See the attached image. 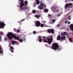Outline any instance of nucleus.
I'll return each instance as SVG.
<instances>
[{
	"instance_id": "1",
	"label": "nucleus",
	"mask_w": 73,
	"mask_h": 73,
	"mask_svg": "<svg viewBox=\"0 0 73 73\" xmlns=\"http://www.w3.org/2000/svg\"><path fill=\"white\" fill-rule=\"evenodd\" d=\"M19 1L21 3H20L19 8L21 10H24V9H27V6L28 4V1H25L24 3L23 0H19Z\"/></svg>"
},
{
	"instance_id": "2",
	"label": "nucleus",
	"mask_w": 73,
	"mask_h": 73,
	"mask_svg": "<svg viewBox=\"0 0 73 73\" xmlns=\"http://www.w3.org/2000/svg\"><path fill=\"white\" fill-rule=\"evenodd\" d=\"M12 35V32L10 33L7 35V37L9 40H12V37H14L15 40H20V37H19L16 36V35H14L13 34Z\"/></svg>"
},
{
	"instance_id": "3",
	"label": "nucleus",
	"mask_w": 73,
	"mask_h": 73,
	"mask_svg": "<svg viewBox=\"0 0 73 73\" xmlns=\"http://www.w3.org/2000/svg\"><path fill=\"white\" fill-rule=\"evenodd\" d=\"M46 39H44L43 42H46L49 44V45H50V44H52V42H53V37L52 36L50 38H49V37H47L46 38Z\"/></svg>"
},
{
	"instance_id": "4",
	"label": "nucleus",
	"mask_w": 73,
	"mask_h": 73,
	"mask_svg": "<svg viewBox=\"0 0 73 73\" xmlns=\"http://www.w3.org/2000/svg\"><path fill=\"white\" fill-rule=\"evenodd\" d=\"M40 6L38 7L39 9H43V8H46V5L44 4V2L42 1H40Z\"/></svg>"
},
{
	"instance_id": "5",
	"label": "nucleus",
	"mask_w": 73,
	"mask_h": 73,
	"mask_svg": "<svg viewBox=\"0 0 73 73\" xmlns=\"http://www.w3.org/2000/svg\"><path fill=\"white\" fill-rule=\"evenodd\" d=\"M52 46H52V48L53 49H54V50H56V49H57L59 47V45L56 43H53Z\"/></svg>"
},
{
	"instance_id": "6",
	"label": "nucleus",
	"mask_w": 73,
	"mask_h": 73,
	"mask_svg": "<svg viewBox=\"0 0 73 73\" xmlns=\"http://www.w3.org/2000/svg\"><path fill=\"white\" fill-rule=\"evenodd\" d=\"M41 23H40V22L39 21H35V26L36 27H40V24Z\"/></svg>"
},
{
	"instance_id": "7",
	"label": "nucleus",
	"mask_w": 73,
	"mask_h": 73,
	"mask_svg": "<svg viewBox=\"0 0 73 73\" xmlns=\"http://www.w3.org/2000/svg\"><path fill=\"white\" fill-rule=\"evenodd\" d=\"M47 31L49 33H51L52 34H54V29H52L51 30L50 29H48L47 30Z\"/></svg>"
},
{
	"instance_id": "8",
	"label": "nucleus",
	"mask_w": 73,
	"mask_h": 73,
	"mask_svg": "<svg viewBox=\"0 0 73 73\" xmlns=\"http://www.w3.org/2000/svg\"><path fill=\"white\" fill-rule=\"evenodd\" d=\"M65 38H66V36H61V41H64V40H65Z\"/></svg>"
},
{
	"instance_id": "9",
	"label": "nucleus",
	"mask_w": 73,
	"mask_h": 73,
	"mask_svg": "<svg viewBox=\"0 0 73 73\" xmlns=\"http://www.w3.org/2000/svg\"><path fill=\"white\" fill-rule=\"evenodd\" d=\"M70 27L71 29V31L73 32V24H72L70 25Z\"/></svg>"
},
{
	"instance_id": "10",
	"label": "nucleus",
	"mask_w": 73,
	"mask_h": 73,
	"mask_svg": "<svg viewBox=\"0 0 73 73\" xmlns=\"http://www.w3.org/2000/svg\"><path fill=\"white\" fill-rule=\"evenodd\" d=\"M69 6V4L68 3H66L64 6V8L65 9H67Z\"/></svg>"
},
{
	"instance_id": "11",
	"label": "nucleus",
	"mask_w": 73,
	"mask_h": 73,
	"mask_svg": "<svg viewBox=\"0 0 73 73\" xmlns=\"http://www.w3.org/2000/svg\"><path fill=\"white\" fill-rule=\"evenodd\" d=\"M61 36L60 35H59L57 37V40H60V39H61Z\"/></svg>"
},
{
	"instance_id": "12",
	"label": "nucleus",
	"mask_w": 73,
	"mask_h": 73,
	"mask_svg": "<svg viewBox=\"0 0 73 73\" xmlns=\"http://www.w3.org/2000/svg\"><path fill=\"white\" fill-rule=\"evenodd\" d=\"M38 38L39 39V42H42V39H41V36H39L38 37Z\"/></svg>"
},
{
	"instance_id": "13",
	"label": "nucleus",
	"mask_w": 73,
	"mask_h": 73,
	"mask_svg": "<svg viewBox=\"0 0 73 73\" xmlns=\"http://www.w3.org/2000/svg\"><path fill=\"white\" fill-rule=\"evenodd\" d=\"M49 10L47 9H44V10H43V12H45L46 13H48Z\"/></svg>"
},
{
	"instance_id": "14",
	"label": "nucleus",
	"mask_w": 73,
	"mask_h": 73,
	"mask_svg": "<svg viewBox=\"0 0 73 73\" xmlns=\"http://www.w3.org/2000/svg\"><path fill=\"white\" fill-rule=\"evenodd\" d=\"M16 42H17L16 41H13L12 40L11 42V44H13V45H14V44H16Z\"/></svg>"
},
{
	"instance_id": "15",
	"label": "nucleus",
	"mask_w": 73,
	"mask_h": 73,
	"mask_svg": "<svg viewBox=\"0 0 73 73\" xmlns=\"http://www.w3.org/2000/svg\"><path fill=\"white\" fill-rule=\"evenodd\" d=\"M65 34H66V32H64V33H62L61 34V36H65Z\"/></svg>"
},
{
	"instance_id": "16",
	"label": "nucleus",
	"mask_w": 73,
	"mask_h": 73,
	"mask_svg": "<svg viewBox=\"0 0 73 73\" xmlns=\"http://www.w3.org/2000/svg\"><path fill=\"white\" fill-rule=\"evenodd\" d=\"M35 16L36 17H37V18H38L40 17H41V15H35Z\"/></svg>"
},
{
	"instance_id": "17",
	"label": "nucleus",
	"mask_w": 73,
	"mask_h": 73,
	"mask_svg": "<svg viewBox=\"0 0 73 73\" xmlns=\"http://www.w3.org/2000/svg\"><path fill=\"white\" fill-rule=\"evenodd\" d=\"M44 25H45V24H43L42 23H41L40 25V26L41 27H42V28H43L44 26Z\"/></svg>"
},
{
	"instance_id": "18",
	"label": "nucleus",
	"mask_w": 73,
	"mask_h": 73,
	"mask_svg": "<svg viewBox=\"0 0 73 73\" xmlns=\"http://www.w3.org/2000/svg\"><path fill=\"white\" fill-rule=\"evenodd\" d=\"M36 4H40V1L38 0L36 1Z\"/></svg>"
},
{
	"instance_id": "19",
	"label": "nucleus",
	"mask_w": 73,
	"mask_h": 73,
	"mask_svg": "<svg viewBox=\"0 0 73 73\" xmlns=\"http://www.w3.org/2000/svg\"><path fill=\"white\" fill-rule=\"evenodd\" d=\"M48 18H51V17H52V15L50 14H48Z\"/></svg>"
},
{
	"instance_id": "20",
	"label": "nucleus",
	"mask_w": 73,
	"mask_h": 73,
	"mask_svg": "<svg viewBox=\"0 0 73 73\" xmlns=\"http://www.w3.org/2000/svg\"><path fill=\"white\" fill-rule=\"evenodd\" d=\"M69 41L70 42H72V39L70 38H69Z\"/></svg>"
},
{
	"instance_id": "21",
	"label": "nucleus",
	"mask_w": 73,
	"mask_h": 73,
	"mask_svg": "<svg viewBox=\"0 0 73 73\" xmlns=\"http://www.w3.org/2000/svg\"><path fill=\"white\" fill-rule=\"evenodd\" d=\"M55 9L56 10V11L57 12H59V10L58 9H57V7H55Z\"/></svg>"
},
{
	"instance_id": "22",
	"label": "nucleus",
	"mask_w": 73,
	"mask_h": 73,
	"mask_svg": "<svg viewBox=\"0 0 73 73\" xmlns=\"http://www.w3.org/2000/svg\"><path fill=\"white\" fill-rule=\"evenodd\" d=\"M10 50H13L14 49V48L13 46H11L10 47Z\"/></svg>"
},
{
	"instance_id": "23",
	"label": "nucleus",
	"mask_w": 73,
	"mask_h": 73,
	"mask_svg": "<svg viewBox=\"0 0 73 73\" xmlns=\"http://www.w3.org/2000/svg\"><path fill=\"white\" fill-rule=\"evenodd\" d=\"M32 12L33 13H36V10H33L32 11Z\"/></svg>"
},
{
	"instance_id": "24",
	"label": "nucleus",
	"mask_w": 73,
	"mask_h": 73,
	"mask_svg": "<svg viewBox=\"0 0 73 73\" xmlns=\"http://www.w3.org/2000/svg\"><path fill=\"white\" fill-rule=\"evenodd\" d=\"M56 21V20H55V19H53L52 20V22L53 23H55V22Z\"/></svg>"
},
{
	"instance_id": "25",
	"label": "nucleus",
	"mask_w": 73,
	"mask_h": 73,
	"mask_svg": "<svg viewBox=\"0 0 73 73\" xmlns=\"http://www.w3.org/2000/svg\"><path fill=\"white\" fill-rule=\"evenodd\" d=\"M69 5V6H70V7H72V3H68Z\"/></svg>"
},
{
	"instance_id": "26",
	"label": "nucleus",
	"mask_w": 73,
	"mask_h": 73,
	"mask_svg": "<svg viewBox=\"0 0 73 73\" xmlns=\"http://www.w3.org/2000/svg\"><path fill=\"white\" fill-rule=\"evenodd\" d=\"M69 34L68 33H66V34H65V35L67 36H69Z\"/></svg>"
},
{
	"instance_id": "27",
	"label": "nucleus",
	"mask_w": 73,
	"mask_h": 73,
	"mask_svg": "<svg viewBox=\"0 0 73 73\" xmlns=\"http://www.w3.org/2000/svg\"><path fill=\"white\" fill-rule=\"evenodd\" d=\"M19 42H23V40L21 39H19Z\"/></svg>"
},
{
	"instance_id": "28",
	"label": "nucleus",
	"mask_w": 73,
	"mask_h": 73,
	"mask_svg": "<svg viewBox=\"0 0 73 73\" xmlns=\"http://www.w3.org/2000/svg\"><path fill=\"white\" fill-rule=\"evenodd\" d=\"M68 19L70 20V19H71V18L70 16H69L68 17Z\"/></svg>"
},
{
	"instance_id": "29",
	"label": "nucleus",
	"mask_w": 73,
	"mask_h": 73,
	"mask_svg": "<svg viewBox=\"0 0 73 73\" xmlns=\"http://www.w3.org/2000/svg\"><path fill=\"white\" fill-rule=\"evenodd\" d=\"M36 31H33V34H36Z\"/></svg>"
},
{
	"instance_id": "30",
	"label": "nucleus",
	"mask_w": 73,
	"mask_h": 73,
	"mask_svg": "<svg viewBox=\"0 0 73 73\" xmlns=\"http://www.w3.org/2000/svg\"><path fill=\"white\" fill-rule=\"evenodd\" d=\"M11 51L12 53H13L14 52V50H11Z\"/></svg>"
},
{
	"instance_id": "31",
	"label": "nucleus",
	"mask_w": 73,
	"mask_h": 73,
	"mask_svg": "<svg viewBox=\"0 0 73 73\" xmlns=\"http://www.w3.org/2000/svg\"><path fill=\"white\" fill-rule=\"evenodd\" d=\"M25 19H22L21 20V21H25Z\"/></svg>"
},
{
	"instance_id": "32",
	"label": "nucleus",
	"mask_w": 73,
	"mask_h": 73,
	"mask_svg": "<svg viewBox=\"0 0 73 73\" xmlns=\"http://www.w3.org/2000/svg\"><path fill=\"white\" fill-rule=\"evenodd\" d=\"M42 22H43V23H46V21H42Z\"/></svg>"
},
{
	"instance_id": "33",
	"label": "nucleus",
	"mask_w": 73,
	"mask_h": 73,
	"mask_svg": "<svg viewBox=\"0 0 73 73\" xmlns=\"http://www.w3.org/2000/svg\"><path fill=\"white\" fill-rule=\"evenodd\" d=\"M17 32H20V30L19 29H18L17 30Z\"/></svg>"
},
{
	"instance_id": "34",
	"label": "nucleus",
	"mask_w": 73,
	"mask_h": 73,
	"mask_svg": "<svg viewBox=\"0 0 73 73\" xmlns=\"http://www.w3.org/2000/svg\"><path fill=\"white\" fill-rule=\"evenodd\" d=\"M57 27H59L60 26V25L58 24L57 25Z\"/></svg>"
},
{
	"instance_id": "35",
	"label": "nucleus",
	"mask_w": 73,
	"mask_h": 73,
	"mask_svg": "<svg viewBox=\"0 0 73 73\" xmlns=\"http://www.w3.org/2000/svg\"><path fill=\"white\" fill-rule=\"evenodd\" d=\"M67 22H68V21H65L64 23H65V24H66V23H67Z\"/></svg>"
},
{
	"instance_id": "36",
	"label": "nucleus",
	"mask_w": 73,
	"mask_h": 73,
	"mask_svg": "<svg viewBox=\"0 0 73 73\" xmlns=\"http://www.w3.org/2000/svg\"><path fill=\"white\" fill-rule=\"evenodd\" d=\"M58 16L59 17V16H60L61 15L60 14H58Z\"/></svg>"
},
{
	"instance_id": "37",
	"label": "nucleus",
	"mask_w": 73,
	"mask_h": 73,
	"mask_svg": "<svg viewBox=\"0 0 73 73\" xmlns=\"http://www.w3.org/2000/svg\"><path fill=\"white\" fill-rule=\"evenodd\" d=\"M68 24H70V21L68 22Z\"/></svg>"
},
{
	"instance_id": "38",
	"label": "nucleus",
	"mask_w": 73,
	"mask_h": 73,
	"mask_svg": "<svg viewBox=\"0 0 73 73\" xmlns=\"http://www.w3.org/2000/svg\"><path fill=\"white\" fill-rule=\"evenodd\" d=\"M42 37L43 38H46V36H42Z\"/></svg>"
},
{
	"instance_id": "39",
	"label": "nucleus",
	"mask_w": 73,
	"mask_h": 73,
	"mask_svg": "<svg viewBox=\"0 0 73 73\" xmlns=\"http://www.w3.org/2000/svg\"><path fill=\"white\" fill-rule=\"evenodd\" d=\"M18 23H21V21H19V22H18Z\"/></svg>"
},
{
	"instance_id": "40",
	"label": "nucleus",
	"mask_w": 73,
	"mask_h": 73,
	"mask_svg": "<svg viewBox=\"0 0 73 73\" xmlns=\"http://www.w3.org/2000/svg\"><path fill=\"white\" fill-rule=\"evenodd\" d=\"M36 1H38V0H35Z\"/></svg>"
},
{
	"instance_id": "41",
	"label": "nucleus",
	"mask_w": 73,
	"mask_h": 73,
	"mask_svg": "<svg viewBox=\"0 0 73 73\" xmlns=\"http://www.w3.org/2000/svg\"><path fill=\"white\" fill-rule=\"evenodd\" d=\"M68 8H70H70H69V7H68Z\"/></svg>"
},
{
	"instance_id": "42",
	"label": "nucleus",
	"mask_w": 73,
	"mask_h": 73,
	"mask_svg": "<svg viewBox=\"0 0 73 73\" xmlns=\"http://www.w3.org/2000/svg\"><path fill=\"white\" fill-rule=\"evenodd\" d=\"M11 44H10V45H11Z\"/></svg>"
}]
</instances>
